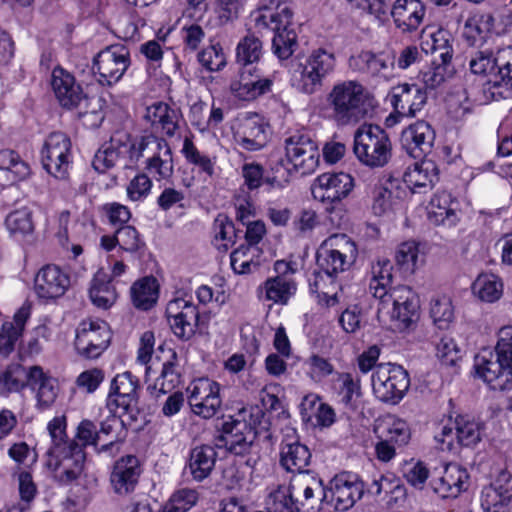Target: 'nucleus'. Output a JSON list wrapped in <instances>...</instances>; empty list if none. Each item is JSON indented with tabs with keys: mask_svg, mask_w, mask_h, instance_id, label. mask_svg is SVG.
<instances>
[{
	"mask_svg": "<svg viewBox=\"0 0 512 512\" xmlns=\"http://www.w3.org/2000/svg\"><path fill=\"white\" fill-rule=\"evenodd\" d=\"M393 266L389 259L378 258L371 266L369 291L379 300L377 316L399 330L407 329L418 318L420 308L416 293L408 286L391 287Z\"/></svg>",
	"mask_w": 512,
	"mask_h": 512,
	"instance_id": "nucleus-1",
	"label": "nucleus"
},
{
	"mask_svg": "<svg viewBox=\"0 0 512 512\" xmlns=\"http://www.w3.org/2000/svg\"><path fill=\"white\" fill-rule=\"evenodd\" d=\"M357 257V244L347 234L335 233L320 243L316 251L320 272L310 280L311 291L317 293L319 304L333 307L339 302L340 283L337 278L354 265Z\"/></svg>",
	"mask_w": 512,
	"mask_h": 512,
	"instance_id": "nucleus-2",
	"label": "nucleus"
},
{
	"mask_svg": "<svg viewBox=\"0 0 512 512\" xmlns=\"http://www.w3.org/2000/svg\"><path fill=\"white\" fill-rule=\"evenodd\" d=\"M66 428L65 416H56L47 425L52 445L47 451L45 466L53 479L61 485L78 480L85 462L84 449L67 440Z\"/></svg>",
	"mask_w": 512,
	"mask_h": 512,
	"instance_id": "nucleus-3",
	"label": "nucleus"
},
{
	"mask_svg": "<svg viewBox=\"0 0 512 512\" xmlns=\"http://www.w3.org/2000/svg\"><path fill=\"white\" fill-rule=\"evenodd\" d=\"M252 19L256 28L274 32L272 49L279 59H288L294 53L297 34L292 28L293 11L287 0H261Z\"/></svg>",
	"mask_w": 512,
	"mask_h": 512,
	"instance_id": "nucleus-4",
	"label": "nucleus"
},
{
	"mask_svg": "<svg viewBox=\"0 0 512 512\" xmlns=\"http://www.w3.org/2000/svg\"><path fill=\"white\" fill-rule=\"evenodd\" d=\"M327 101L336 119L345 124L364 119L375 107L373 95L355 80L334 84L327 96Z\"/></svg>",
	"mask_w": 512,
	"mask_h": 512,
	"instance_id": "nucleus-5",
	"label": "nucleus"
},
{
	"mask_svg": "<svg viewBox=\"0 0 512 512\" xmlns=\"http://www.w3.org/2000/svg\"><path fill=\"white\" fill-rule=\"evenodd\" d=\"M336 68L335 54L325 48L313 49L303 61L296 63L291 71L292 87L304 94H314L323 85L324 80Z\"/></svg>",
	"mask_w": 512,
	"mask_h": 512,
	"instance_id": "nucleus-6",
	"label": "nucleus"
},
{
	"mask_svg": "<svg viewBox=\"0 0 512 512\" xmlns=\"http://www.w3.org/2000/svg\"><path fill=\"white\" fill-rule=\"evenodd\" d=\"M328 500V492L320 478L309 473L295 476L289 487L279 488L270 495L273 512H298L313 500Z\"/></svg>",
	"mask_w": 512,
	"mask_h": 512,
	"instance_id": "nucleus-7",
	"label": "nucleus"
},
{
	"mask_svg": "<svg viewBox=\"0 0 512 512\" xmlns=\"http://www.w3.org/2000/svg\"><path fill=\"white\" fill-rule=\"evenodd\" d=\"M130 149V163L136 164L141 157H147L145 169L156 181L168 180L173 175L172 151L165 139L154 135L136 137Z\"/></svg>",
	"mask_w": 512,
	"mask_h": 512,
	"instance_id": "nucleus-8",
	"label": "nucleus"
},
{
	"mask_svg": "<svg viewBox=\"0 0 512 512\" xmlns=\"http://www.w3.org/2000/svg\"><path fill=\"white\" fill-rule=\"evenodd\" d=\"M353 151L358 161L369 168H382L392 157V144L378 125L365 124L354 135Z\"/></svg>",
	"mask_w": 512,
	"mask_h": 512,
	"instance_id": "nucleus-9",
	"label": "nucleus"
},
{
	"mask_svg": "<svg viewBox=\"0 0 512 512\" xmlns=\"http://www.w3.org/2000/svg\"><path fill=\"white\" fill-rule=\"evenodd\" d=\"M374 432L377 439L374 446L375 456L383 463L392 461L397 455V449L407 446L412 436L409 423L394 414L379 418Z\"/></svg>",
	"mask_w": 512,
	"mask_h": 512,
	"instance_id": "nucleus-10",
	"label": "nucleus"
},
{
	"mask_svg": "<svg viewBox=\"0 0 512 512\" xmlns=\"http://www.w3.org/2000/svg\"><path fill=\"white\" fill-rule=\"evenodd\" d=\"M372 391L381 402L396 405L406 395L410 387L407 371L400 365L381 363L371 376Z\"/></svg>",
	"mask_w": 512,
	"mask_h": 512,
	"instance_id": "nucleus-11",
	"label": "nucleus"
},
{
	"mask_svg": "<svg viewBox=\"0 0 512 512\" xmlns=\"http://www.w3.org/2000/svg\"><path fill=\"white\" fill-rule=\"evenodd\" d=\"M44 170L58 180H67L73 164L72 143L62 132L51 133L40 151Z\"/></svg>",
	"mask_w": 512,
	"mask_h": 512,
	"instance_id": "nucleus-12",
	"label": "nucleus"
},
{
	"mask_svg": "<svg viewBox=\"0 0 512 512\" xmlns=\"http://www.w3.org/2000/svg\"><path fill=\"white\" fill-rule=\"evenodd\" d=\"M285 159L290 170L306 176L314 173L320 163L318 145L308 135L295 133L285 139Z\"/></svg>",
	"mask_w": 512,
	"mask_h": 512,
	"instance_id": "nucleus-13",
	"label": "nucleus"
},
{
	"mask_svg": "<svg viewBox=\"0 0 512 512\" xmlns=\"http://www.w3.org/2000/svg\"><path fill=\"white\" fill-rule=\"evenodd\" d=\"M187 400L191 411L203 418L211 419L222 406L221 385L207 377L194 379L187 387Z\"/></svg>",
	"mask_w": 512,
	"mask_h": 512,
	"instance_id": "nucleus-14",
	"label": "nucleus"
},
{
	"mask_svg": "<svg viewBox=\"0 0 512 512\" xmlns=\"http://www.w3.org/2000/svg\"><path fill=\"white\" fill-rule=\"evenodd\" d=\"M476 375L493 390L512 387V363L491 350L481 351L474 360Z\"/></svg>",
	"mask_w": 512,
	"mask_h": 512,
	"instance_id": "nucleus-15",
	"label": "nucleus"
},
{
	"mask_svg": "<svg viewBox=\"0 0 512 512\" xmlns=\"http://www.w3.org/2000/svg\"><path fill=\"white\" fill-rule=\"evenodd\" d=\"M269 135L268 122L257 113H246L239 117L233 128L235 144L249 152L263 149L269 141Z\"/></svg>",
	"mask_w": 512,
	"mask_h": 512,
	"instance_id": "nucleus-16",
	"label": "nucleus"
},
{
	"mask_svg": "<svg viewBox=\"0 0 512 512\" xmlns=\"http://www.w3.org/2000/svg\"><path fill=\"white\" fill-rule=\"evenodd\" d=\"M354 188V178L345 172H325L311 183L314 200L326 206L334 205L347 198Z\"/></svg>",
	"mask_w": 512,
	"mask_h": 512,
	"instance_id": "nucleus-17",
	"label": "nucleus"
},
{
	"mask_svg": "<svg viewBox=\"0 0 512 512\" xmlns=\"http://www.w3.org/2000/svg\"><path fill=\"white\" fill-rule=\"evenodd\" d=\"M130 65V54L123 45H111L101 50L93 60V72L102 85H113L124 75Z\"/></svg>",
	"mask_w": 512,
	"mask_h": 512,
	"instance_id": "nucleus-18",
	"label": "nucleus"
},
{
	"mask_svg": "<svg viewBox=\"0 0 512 512\" xmlns=\"http://www.w3.org/2000/svg\"><path fill=\"white\" fill-rule=\"evenodd\" d=\"M110 339V329L105 321L83 320L76 329L75 348L86 358H97L108 347Z\"/></svg>",
	"mask_w": 512,
	"mask_h": 512,
	"instance_id": "nucleus-19",
	"label": "nucleus"
},
{
	"mask_svg": "<svg viewBox=\"0 0 512 512\" xmlns=\"http://www.w3.org/2000/svg\"><path fill=\"white\" fill-rule=\"evenodd\" d=\"M404 194L405 191L395 181L379 180L370 191L372 213L387 218L403 215L407 210Z\"/></svg>",
	"mask_w": 512,
	"mask_h": 512,
	"instance_id": "nucleus-20",
	"label": "nucleus"
},
{
	"mask_svg": "<svg viewBox=\"0 0 512 512\" xmlns=\"http://www.w3.org/2000/svg\"><path fill=\"white\" fill-rule=\"evenodd\" d=\"M470 475L458 463L450 462L436 468L429 482L432 491L442 499H455L469 487Z\"/></svg>",
	"mask_w": 512,
	"mask_h": 512,
	"instance_id": "nucleus-21",
	"label": "nucleus"
},
{
	"mask_svg": "<svg viewBox=\"0 0 512 512\" xmlns=\"http://www.w3.org/2000/svg\"><path fill=\"white\" fill-rule=\"evenodd\" d=\"M166 319L177 338L189 340L195 334L199 311L191 298L177 296L166 306Z\"/></svg>",
	"mask_w": 512,
	"mask_h": 512,
	"instance_id": "nucleus-22",
	"label": "nucleus"
},
{
	"mask_svg": "<svg viewBox=\"0 0 512 512\" xmlns=\"http://www.w3.org/2000/svg\"><path fill=\"white\" fill-rule=\"evenodd\" d=\"M274 271L276 276L268 278L261 286L260 291L265 300L273 304L285 305L297 290L293 278L297 267L293 262L278 260L274 264Z\"/></svg>",
	"mask_w": 512,
	"mask_h": 512,
	"instance_id": "nucleus-23",
	"label": "nucleus"
},
{
	"mask_svg": "<svg viewBox=\"0 0 512 512\" xmlns=\"http://www.w3.org/2000/svg\"><path fill=\"white\" fill-rule=\"evenodd\" d=\"M273 86V79L265 76L257 67H243L238 76L229 85L231 96L241 102H251L260 96L269 93Z\"/></svg>",
	"mask_w": 512,
	"mask_h": 512,
	"instance_id": "nucleus-24",
	"label": "nucleus"
},
{
	"mask_svg": "<svg viewBox=\"0 0 512 512\" xmlns=\"http://www.w3.org/2000/svg\"><path fill=\"white\" fill-rule=\"evenodd\" d=\"M70 285V275L66 271L55 264H47L35 274L33 292L39 300L50 302L64 296Z\"/></svg>",
	"mask_w": 512,
	"mask_h": 512,
	"instance_id": "nucleus-25",
	"label": "nucleus"
},
{
	"mask_svg": "<svg viewBox=\"0 0 512 512\" xmlns=\"http://www.w3.org/2000/svg\"><path fill=\"white\" fill-rule=\"evenodd\" d=\"M328 500L336 510L346 511L360 500L364 493V484L358 475L342 472L335 475L326 488Z\"/></svg>",
	"mask_w": 512,
	"mask_h": 512,
	"instance_id": "nucleus-26",
	"label": "nucleus"
},
{
	"mask_svg": "<svg viewBox=\"0 0 512 512\" xmlns=\"http://www.w3.org/2000/svg\"><path fill=\"white\" fill-rule=\"evenodd\" d=\"M136 142V137H131L126 132H116L109 143H105L96 152L92 165L100 173L114 167L120 159L125 160V166L130 167V147Z\"/></svg>",
	"mask_w": 512,
	"mask_h": 512,
	"instance_id": "nucleus-27",
	"label": "nucleus"
},
{
	"mask_svg": "<svg viewBox=\"0 0 512 512\" xmlns=\"http://www.w3.org/2000/svg\"><path fill=\"white\" fill-rule=\"evenodd\" d=\"M138 378L131 372L117 374L110 386L107 408L111 411L132 413L137 405Z\"/></svg>",
	"mask_w": 512,
	"mask_h": 512,
	"instance_id": "nucleus-28",
	"label": "nucleus"
},
{
	"mask_svg": "<svg viewBox=\"0 0 512 512\" xmlns=\"http://www.w3.org/2000/svg\"><path fill=\"white\" fill-rule=\"evenodd\" d=\"M388 99L395 113L402 117H414L422 110L427 96L420 86L402 83L391 89Z\"/></svg>",
	"mask_w": 512,
	"mask_h": 512,
	"instance_id": "nucleus-29",
	"label": "nucleus"
},
{
	"mask_svg": "<svg viewBox=\"0 0 512 512\" xmlns=\"http://www.w3.org/2000/svg\"><path fill=\"white\" fill-rule=\"evenodd\" d=\"M27 382L35 391L37 407L41 410L51 408L59 395L58 380L45 373L40 366H32L27 372Z\"/></svg>",
	"mask_w": 512,
	"mask_h": 512,
	"instance_id": "nucleus-30",
	"label": "nucleus"
},
{
	"mask_svg": "<svg viewBox=\"0 0 512 512\" xmlns=\"http://www.w3.org/2000/svg\"><path fill=\"white\" fill-rule=\"evenodd\" d=\"M430 246L427 242L406 240L398 244L394 260L398 268L407 274H415L426 264Z\"/></svg>",
	"mask_w": 512,
	"mask_h": 512,
	"instance_id": "nucleus-31",
	"label": "nucleus"
},
{
	"mask_svg": "<svg viewBox=\"0 0 512 512\" xmlns=\"http://www.w3.org/2000/svg\"><path fill=\"white\" fill-rule=\"evenodd\" d=\"M141 474L137 457L127 455L121 457L114 464L110 475L113 491L118 495H127L134 491Z\"/></svg>",
	"mask_w": 512,
	"mask_h": 512,
	"instance_id": "nucleus-32",
	"label": "nucleus"
},
{
	"mask_svg": "<svg viewBox=\"0 0 512 512\" xmlns=\"http://www.w3.org/2000/svg\"><path fill=\"white\" fill-rule=\"evenodd\" d=\"M395 26L404 33L416 31L426 15L420 0H396L390 10Z\"/></svg>",
	"mask_w": 512,
	"mask_h": 512,
	"instance_id": "nucleus-33",
	"label": "nucleus"
},
{
	"mask_svg": "<svg viewBox=\"0 0 512 512\" xmlns=\"http://www.w3.org/2000/svg\"><path fill=\"white\" fill-rule=\"evenodd\" d=\"M51 86L57 100L63 107H76L83 99L82 89L76 84L74 76L62 67L53 69Z\"/></svg>",
	"mask_w": 512,
	"mask_h": 512,
	"instance_id": "nucleus-34",
	"label": "nucleus"
},
{
	"mask_svg": "<svg viewBox=\"0 0 512 512\" xmlns=\"http://www.w3.org/2000/svg\"><path fill=\"white\" fill-rule=\"evenodd\" d=\"M428 217L436 225H455L458 221V203L447 191H437L427 206Z\"/></svg>",
	"mask_w": 512,
	"mask_h": 512,
	"instance_id": "nucleus-35",
	"label": "nucleus"
},
{
	"mask_svg": "<svg viewBox=\"0 0 512 512\" xmlns=\"http://www.w3.org/2000/svg\"><path fill=\"white\" fill-rule=\"evenodd\" d=\"M144 118L153 129L173 136L178 129L180 114L165 102H155L147 106Z\"/></svg>",
	"mask_w": 512,
	"mask_h": 512,
	"instance_id": "nucleus-36",
	"label": "nucleus"
},
{
	"mask_svg": "<svg viewBox=\"0 0 512 512\" xmlns=\"http://www.w3.org/2000/svg\"><path fill=\"white\" fill-rule=\"evenodd\" d=\"M143 245L137 230L132 226H124L117 230L115 235H103L100 238V247L105 252L116 251L117 254L137 252Z\"/></svg>",
	"mask_w": 512,
	"mask_h": 512,
	"instance_id": "nucleus-37",
	"label": "nucleus"
},
{
	"mask_svg": "<svg viewBox=\"0 0 512 512\" xmlns=\"http://www.w3.org/2000/svg\"><path fill=\"white\" fill-rule=\"evenodd\" d=\"M438 169L434 161L424 159L409 166L403 175V181L413 192L431 187L437 180Z\"/></svg>",
	"mask_w": 512,
	"mask_h": 512,
	"instance_id": "nucleus-38",
	"label": "nucleus"
},
{
	"mask_svg": "<svg viewBox=\"0 0 512 512\" xmlns=\"http://www.w3.org/2000/svg\"><path fill=\"white\" fill-rule=\"evenodd\" d=\"M350 65L358 69H367L373 75L388 79L393 76L395 57L390 54L375 55L369 51H362L350 59Z\"/></svg>",
	"mask_w": 512,
	"mask_h": 512,
	"instance_id": "nucleus-39",
	"label": "nucleus"
},
{
	"mask_svg": "<svg viewBox=\"0 0 512 512\" xmlns=\"http://www.w3.org/2000/svg\"><path fill=\"white\" fill-rule=\"evenodd\" d=\"M435 133L432 127L424 122L417 121L411 124L401 135V142L404 148L410 153L419 150L420 152H428L434 142Z\"/></svg>",
	"mask_w": 512,
	"mask_h": 512,
	"instance_id": "nucleus-40",
	"label": "nucleus"
},
{
	"mask_svg": "<svg viewBox=\"0 0 512 512\" xmlns=\"http://www.w3.org/2000/svg\"><path fill=\"white\" fill-rule=\"evenodd\" d=\"M31 174L30 165L10 149L0 150V178L8 185L27 179Z\"/></svg>",
	"mask_w": 512,
	"mask_h": 512,
	"instance_id": "nucleus-41",
	"label": "nucleus"
},
{
	"mask_svg": "<svg viewBox=\"0 0 512 512\" xmlns=\"http://www.w3.org/2000/svg\"><path fill=\"white\" fill-rule=\"evenodd\" d=\"M216 459L217 453L212 446L200 445L193 448L187 465L192 478L201 482L209 477L214 469Z\"/></svg>",
	"mask_w": 512,
	"mask_h": 512,
	"instance_id": "nucleus-42",
	"label": "nucleus"
},
{
	"mask_svg": "<svg viewBox=\"0 0 512 512\" xmlns=\"http://www.w3.org/2000/svg\"><path fill=\"white\" fill-rule=\"evenodd\" d=\"M263 262V251L260 247L241 244L230 255V265L234 273L250 274L256 271Z\"/></svg>",
	"mask_w": 512,
	"mask_h": 512,
	"instance_id": "nucleus-43",
	"label": "nucleus"
},
{
	"mask_svg": "<svg viewBox=\"0 0 512 512\" xmlns=\"http://www.w3.org/2000/svg\"><path fill=\"white\" fill-rule=\"evenodd\" d=\"M311 461V453L307 446L297 441L284 443L281 448L280 462L283 468L299 475L305 474V469Z\"/></svg>",
	"mask_w": 512,
	"mask_h": 512,
	"instance_id": "nucleus-44",
	"label": "nucleus"
},
{
	"mask_svg": "<svg viewBox=\"0 0 512 512\" xmlns=\"http://www.w3.org/2000/svg\"><path fill=\"white\" fill-rule=\"evenodd\" d=\"M473 295L481 302L492 304L498 302L504 293V283L500 276L493 273H481L474 280Z\"/></svg>",
	"mask_w": 512,
	"mask_h": 512,
	"instance_id": "nucleus-45",
	"label": "nucleus"
},
{
	"mask_svg": "<svg viewBox=\"0 0 512 512\" xmlns=\"http://www.w3.org/2000/svg\"><path fill=\"white\" fill-rule=\"evenodd\" d=\"M89 297L95 306L102 309H108L116 302V289L104 270H99L92 279Z\"/></svg>",
	"mask_w": 512,
	"mask_h": 512,
	"instance_id": "nucleus-46",
	"label": "nucleus"
},
{
	"mask_svg": "<svg viewBox=\"0 0 512 512\" xmlns=\"http://www.w3.org/2000/svg\"><path fill=\"white\" fill-rule=\"evenodd\" d=\"M181 382L179 359L173 349L166 350V358L162 365V371L156 378L153 389L160 394L170 393Z\"/></svg>",
	"mask_w": 512,
	"mask_h": 512,
	"instance_id": "nucleus-47",
	"label": "nucleus"
},
{
	"mask_svg": "<svg viewBox=\"0 0 512 512\" xmlns=\"http://www.w3.org/2000/svg\"><path fill=\"white\" fill-rule=\"evenodd\" d=\"M450 39L451 36L447 30L437 29L430 31V29L425 28L422 31L421 46L426 53L439 52L441 61L443 63H450L453 56Z\"/></svg>",
	"mask_w": 512,
	"mask_h": 512,
	"instance_id": "nucleus-48",
	"label": "nucleus"
},
{
	"mask_svg": "<svg viewBox=\"0 0 512 512\" xmlns=\"http://www.w3.org/2000/svg\"><path fill=\"white\" fill-rule=\"evenodd\" d=\"M131 296L133 304L138 309L152 308L159 297V285L156 278L147 276L136 281L131 287Z\"/></svg>",
	"mask_w": 512,
	"mask_h": 512,
	"instance_id": "nucleus-49",
	"label": "nucleus"
},
{
	"mask_svg": "<svg viewBox=\"0 0 512 512\" xmlns=\"http://www.w3.org/2000/svg\"><path fill=\"white\" fill-rule=\"evenodd\" d=\"M334 388L339 401L347 407H355L362 395L360 378L348 372L337 374Z\"/></svg>",
	"mask_w": 512,
	"mask_h": 512,
	"instance_id": "nucleus-50",
	"label": "nucleus"
},
{
	"mask_svg": "<svg viewBox=\"0 0 512 512\" xmlns=\"http://www.w3.org/2000/svg\"><path fill=\"white\" fill-rule=\"evenodd\" d=\"M181 154L186 162L195 167L200 173H203L208 177L214 176L217 158L201 152L194 142L188 137L183 141Z\"/></svg>",
	"mask_w": 512,
	"mask_h": 512,
	"instance_id": "nucleus-51",
	"label": "nucleus"
},
{
	"mask_svg": "<svg viewBox=\"0 0 512 512\" xmlns=\"http://www.w3.org/2000/svg\"><path fill=\"white\" fill-rule=\"evenodd\" d=\"M495 20L496 18L490 14L471 15L464 24L463 37L469 45H478L491 32Z\"/></svg>",
	"mask_w": 512,
	"mask_h": 512,
	"instance_id": "nucleus-52",
	"label": "nucleus"
},
{
	"mask_svg": "<svg viewBox=\"0 0 512 512\" xmlns=\"http://www.w3.org/2000/svg\"><path fill=\"white\" fill-rule=\"evenodd\" d=\"M430 316L438 329H448L455 318L451 298L445 294L434 296L430 302Z\"/></svg>",
	"mask_w": 512,
	"mask_h": 512,
	"instance_id": "nucleus-53",
	"label": "nucleus"
},
{
	"mask_svg": "<svg viewBox=\"0 0 512 512\" xmlns=\"http://www.w3.org/2000/svg\"><path fill=\"white\" fill-rule=\"evenodd\" d=\"M457 430V417H447L438 423L434 439L440 450L453 452L459 448Z\"/></svg>",
	"mask_w": 512,
	"mask_h": 512,
	"instance_id": "nucleus-54",
	"label": "nucleus"
},
{
	"mask_svg": "<svg viewBox=\"0 0 512 512\" xmlns=\"http://www.w3.org/2000/svg\"><path fill=\"white\" fill-rule=\"evenodd\" d=\"M402 476L416 490H423L430 476L428 465L417 459H409L402 465Z\"/></svg>",
	"mask_w": 512,
	"mask_h": 512,
	"instance_id": "nucleus-55",
	"label": "nucleus"
},
{
	"mask_svg": "<svg viewBox=\"0 0 512 512\" xmlns=\"http://www.w3.org/2000/svg\"><path fill=\"white\" fill-rule=\"evenodd\" d=\"M263 53L261 40L255 35L249 34L243 37L236 47V60L238 63L249 67V64L258 62Z\"/></svg>",
	"mask_w": 512,
	"mask_h": 512,
	"instance_id": "nucleus-56",
	"label": "nucleus"
},
{
	"mask_svg": "<svg viewBox=\"0 0 512 512\" xmlns=\"http://www.w3.org/2000/svg\"><path fill=\"white\" fill-rule=\"evenodd\" d=\"M459 447H473L481 441L482 425L468 416H457Z\"/></svg>",
	"mask_w": 512,
	"mask_h": 512,
	"instance_id": "nucleus-57",
	"label": "nucleus"
},
{
	"mask_svg": "<svg viewBox=\"0 0 512 512\" xmlns=\"http://www.w3.org/2000/svg\"><path fill=\"white\" fill-rule=\"evenodd\" d=\"M481 507L485 512H511L512 503L492 482L481 491Z\"/></svg>",
	"mask_w": 512,
	"mask_h": 512,
	"instance_id": "nucleus-58",
	"label": "nucleus"
},
{
	"mask_svg": "<svg viewBox=\"0 0 512 512\" xmlns=\"http://www.w3.org/2000/svg\"><path fill=\"white\" fill-rule=\"evenodd\" d=\"M436 357L443 366L456 367L462 360L463 351L454 338L445 335L435 346Z\"/></svg>",
	"mask_w": 512,
	"mask_h": 512,
	"instance_id": "nucleus-59",
	"label": "nucleus"
},
{
	"mask_svg": "<svg viewBox=\"0 0 512 512\" xmlns=\"http://www.w3.org/2000/svg\"><path fill=\"white\" fill-rule=\"evenodd\" d=\"M6 227L13 235L29 234L34 229L32 211L29 207H21L8 214Z\"/></svg>",
	"mask_w": 512,
	"mask_h": 512,
	"instance_id": "nucleus-60",
	"label": "nucleus"
},
{
	"mask_svg": "<svg viewBox=\"0 0 512 512\" xmlns=\"http://www.w3.org/2000/svg\"><path fill=\"white\" fill-rule=\"evenodd\" d=\"M198 61L210 72H218L227 65V57L220 43H213L198 53Z\"/></svg>",
	"mask_w": 512,
	"mask_h": 512,
	"instance_id": "nucleus-61",
	"label": "nucleus"
},
{
	"mask_svg": "<svg viewBox=\"0 0 512 512\" xmlns=\"http://www.w3.org/2000/svg\"><path fill=\"white\" fill-rule=\"evenodd\" d=\"M199 499L197 490L182 488L175 491L165 504L163 512H187L196 505Z\"/></svg>",
	"mask_w": 512,
	"mask_h": 512,
	"instance_id": "nucleus-62",
	"label": "nucleus"
},
{
	"mask_svg": "<svg viewBox=\"0 0 512 512\" xmlns=\"http://www.w3.org/2000/svg\"><path fill=\"white\" fill-rule=\"evenodd\" d=\"M236 238L235 227L225 215H219L214 222V245L218 250L226 251Z\"/></svg>",
	"mask_w": 512,
	"mask_h": 512,
	"instance_id": "nucleus-63",
	"label": "nucleus"
},
{
	"mask_svg": "<svg viewBox=\"0 0 512 512\" xmlns=\"http://www.w3.org/2000/svg\"><path fill=\"white\" fill-rule=\"evenodd\" d=\"M498 62L495 79L491 80L496 85L512 88V47L499 49L496 54Z\"/></svg>",
	"mask_w": 512,
	"mask_h": 512,
	"instance_id": "nucleus-64",
	"label": "nucleus"
}]
</instances>
